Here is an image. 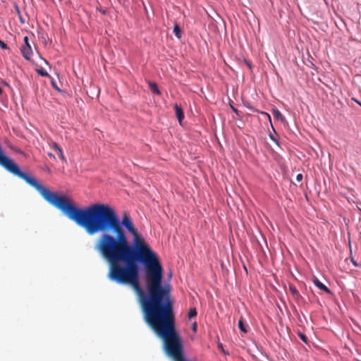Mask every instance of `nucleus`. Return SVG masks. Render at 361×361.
Here are the masks:
<instances>
[{
  "instance_id": "f257e3e1",
  "label": "nucleus",
  "mask_w": 361,
  "mask_h": 361,
  "mask_svg": "<svg viewBox=\"0 0 361 361\" xmlns=\"http://www.w3.org/2000/svg\"><path fill=\"white\" fill-rule=\"evenodd\" d=\"M11 173L33 187L47 202L83 228L89 235L102 232L94 249L108 263L142 264L147 265L148 269L153 272L157 267L162 266L157 255L134 226L128 213L125 212L120 221L116 211L106 204L96 203L79 208L73 200L51 192L34 177L22 171L18 166Z\"/></svg>"
},
{
  "instance_id": "f03ea898",
  "label": "nucleus",
  "mask_w": 361,
  "mask_h": 361,
  "mask_svg": "<svg viewBox=\"0 0 361 361\" xmlns=\"http://www.w3.org/2000/svg\"><path fill=\"white\" fill-rule=\"evenodd\" d=\"M108 278L117 283L131 285L139 297L144 319L160 338H179L174 326L171 286H162L163 267L152 271L145 267V293L139 282L137 264L108 263Z\"/></svg>"
},
{
  "instance_id": "7ed1b4c3",
  "label": "nucleus",
  "mask_w": 361,
  "mask_h": 361,
  "mask_svg": "<svg viewBox=\"0 0 361 361\" xmlns=\"http://www.w3.org/2000/svg\"><path fill=\"white\" fill-rule=\"evenodd\" d=\"M21 54L26 60H30L32 56V50L30 44H23L20 48Z\"/></svg>"
},
{
  "instance_id": "20e7f679",
  "label": "nucleus",
  "mask_w": 361,
  "mask_h": 361,
  "mask_svg": "<svg viewBox=\"0 0 361 361\" xmlns=\"http://www.w3.org/2000/svg\"><path fill=\"white\" fill-rule=\"evenodd\" d=\"M239 329L243 333H247L250 330L248 324L245 321L243 317H240L238 322Z\"/></svg>"
},
{
  "instance_id": "39448f33",
  "label": "nucleus",
  "mask_w": 361,
  "mask_h": 361,
  "mask_svg": "<svg viewBox=\"0 0 361 361\" xmlns=\"http://www.w3.org/2000/svg\"><path fill=\"white\" fill-rule=\"evenodd\" d=\"M312 281L314 284L320 290L325 291L327 293H331V290L324 284H323L317 277L313 276Z\"/></svg>"
},
{
  "instance_id": "423d86ee",
  "label": "nucleus",
  "mask_w": 361,
  "mask_h": 361,
  "mask_svg": "<svg viewBox=\"0 0 361 361\" xmlns=\"http://www.w3.org/2000/svg\"><path fill=\"white\" fill-rule=\"evenodd\" d=\"M174 109H175L176 115V117H177V118L178 120V122L181 125L182 121L184 119L183 111L182 108L179 105H178L177 104H176L174 105Z\"/></svg>"
},
{
  "instance_id": "0eeeda50",
  "label": "nucleus",
  "mask_w": 361,
  "mask_h": 361,
  "mask_svg": "<svg viewBox=\"0 0 361 361\" xmlns=\"http://www.w3.org/2000/svg\"><path fill=\"white\" fill-rule=\"evenodd\" d=\"M148 85H149V88L152 93L158 94V95L161 94V92L158 88V86L155 82H149Z\"/></svg>"
},
{
  "instance_id": "6e6552de",
  "label": "nucleus",
  "mask_w": 361,
  "mask_h": 361,
  "mask_svg": "<svg viewBox=\"0 0 361 361\" xmlns=\"http://www.w3.org/2000/svg\"><path fill=\"white\" fill-rule=\"evenodd\" d=\"M52 147L57 152L60 159L63 161H66V159L63 156V151L61 149V147L59 146V145L56 142H53L51 145Z\"/></svg>"
},
{
  "instance_id": "1a4fd4ad",
  "label": "nucleus",
  "mask_w": 361,
  "mask_h": 361,
  "mask_svg": "<svg viewBox=\"0 0 361 361\" xmlns=\"http://www.w3.org/2000/svg\"><path fill=\"white\" fill-rule=\"evenodd\" d=\"M272 114H273L274 117L276 119L281 121V122L285 121V118H284L283 116L281 114V113L277 109H274L272 111Z\"/></svg>"
},
{
  "instance_id": "9d476101",
  "label": "nucleus",
  "mask_w": 361,
  "mask_h": 361,
  "mask_svg": "<svg viewBox=\"0 0 361 361\" xmlns=\"http://www.w3.org/2000/svg\"><path fill=\"white\" fill-rule=\"evenodd\" d=\"M173 33L175 34L176 37L178 39L181 37V30L178 24H175L173 27Z\"/></svg>"
},
{
  "instance_id": "9b49d317",
  "label": "nucleus",
  "mask_w": 361,
  "mask_h": 361,
  "mask_svg": "<svg viewBox=\"0 0 361 361\" xmlns=\"http://www.w3.org/2000/svg\"><path fill=\"white\" fill-rule=\"evenodd\" d=\"M197 316V310H196V308L193 307V308H190V310H189V312L188 314V319H192L195 317Z\"/></svg>"
},
{
  "instance_id": "f8f14e48",
  "label": "nucleus",
  "mask_w": 361,
  "mask_h": 361,
  "mask_svg": "<svg viewBox=\"0 0 361 361\" xmlns=\"http://www.w3.org/2000/svg\"><path fill=\"white\" fill-rule=\"evenodd\" d=\"M217 345L218 348L221 351L222 353L226 355H229V353L224 349L223 344L221 343L218 342Z\"/></svg>"
},
{
  "instance_id": "ddd939ff",
  "label": "nucleus",
  "mask_w": 361,
  "mask_h": 361,
  "mask_svg": "<svg viewBox=\"0 0 361 361\" xmlns=\"http://www.w3.org/2000/svg\"><path fill=\"white\" fill-rule=\"evenodd\" d=\"M37 72L42 76H48L49 75L48 73L46 71L43 70V69L38 70Z\"/></svg>"
},
{
  "instance_id": "4468645a",
  "label": "nucleus",
  "mask_w": 361,
  "mask_h": 361,
  "mask_svg": "<svg viewBox=\"0 0 361 361\" xmlns=\"http://www.w3.org/2000/svg\"><path fill=\"white\" fill-rule=\"evenodd\" d=\"M0 47H1L3 49H8V47L6 43H4L3 41L0 39Z\"/></svg>"
},
{
  "instance_id": "2eb2a0df",
  "label": "nucleus",
  "mask_w": 361,
  "mask_h": 361,
  "mask_svg": "<svg viewBox=\"0 0 361 361\" xmlns=\"http://www.w3.org/2000/svg\"><path fill=\"white\" fill-rule=\"evenodd\" d=\"M290 290L294 295H299L298 291L296 290V288L295 287L290 286Z\"/></svg>"
},
{
  "instance_id": "dca6fc26",
  "label": "nucleus",
  "mask_w": 361,
  "mask_h": 361,
  "mask_svg": "<svg viewBox=\"0 0 361 361\" xmlns=\"http://www.w3.org/2000/svg\"><path fill=\"white\" fill-rule=\"evenodd\" d=\"M197 324L196 322H194L192 324V330L193 332H196L197 331Z\"/></svg>"
},
{
  "instance_id": "f3484780",
  "label": "nucleus",
  "mask_w": 361,
  "mask_h": 361,
  "mask_svg": "<svg viewBox=\"0 0 361 361\" xmlns=\"http://www.w3.org/2000/svg\"><path fill=\"white\" fill-rule=\"evenodd\" d=\"M302 179V175L301 173H299L296 176V180L297 181L300 182Z\"/></svg>"
},
{
  "instance_id": "a211bd4d",
  "label": "nucleus",
  "mask_w": 361,
  "mask_h": 361,
  "mask_svg": "<svg viewBox=\"0 0 361 361\" xmlns=\"http://www.w3.org/2000/svg\"><path fill=\"white\" fill-rule=\"evenodd\" d=\"M23 42H24V44H30V43H29V39H28V37L25 36V37L23 38Z\"/></svg>"
},
{
  "instance_id": "6ab92c4d",
  "label": "nucleus",
  "mask_w": 361,
  "mask_h": 361,
  "mask_svg": "<svg viewBox=\"0 0 361 361\" xmlns=\"http://www.w3.org/2000/svg\"><path fill=\"white\" fill-rule=\"evenodd\" d=\"M302 341H303L306 344H307V345H309V344H310V341H311L310 340H306V339H304V340H302Z\"/></svg>"
},
{
  "instance_id": "aec40b11",
  "label": "nucleus",
  "mask_w": 361,
  "mask_h": 361,
  "mask_svg": "<svg viewBox=\"0 0 361 361\" xmlns=\"http://www.w3.org/2000/svg\"><path fill=\"white\" fill-rule=\"evenodd\" d=\"M52 85H53V86H54V87L55 89H56L57 90H59V89L58 88V87H56V85H55V83H54V82H52Z\"/></svg>"
},
{
  "instance_id": "412c9836",
  "label": "nucleus",
  "mask_w": 361,
  "mask_h": 361,
  "mask_svg": "<svg viewBox=\"0 0 361 361\" xmlns=\"http://www.w3.org/2000/svg\"><path fill=\"white\" fill-rule=\"evenodd\" d=\"M300 338L305 339L306 337L303 334H300Z\"/></svg>"
},
{
  "instance_id": "4be33fe9",
  "label": "nucleus",
  "mask_w": 361,
  "mask_h": 361,
  "mask_svg": "<svg viewBox=\"0 0 361 361\" xmlns=\"http://www.w3.org/2000/svg\"><path fill=\"white\" fill-rule=\"evenodd\" d=\"M352 262L355 267H358V264L354 260H352Z\"/></svg>"
},
{
  "instance_id": "5701e85b",
  "label": "nucleus",
  "mask_w": 361,
  "mask_h": 361,
  "mask_svg": "<svg viewBox=\"0 0 361 361\" xmlns=\"http://www.w3.org/2000/svg\"><path fill=\"white\" fill-rule=\"evenodd\" d=\"M48 155H49V157H51L54 158V156L52 154H51V153H49V154H48Z\"/></svg>"
},
{
  "instance_id": "b1692460",
  "label": "nucleus",
  "mask_w": 361,
  "mask_h": 361,
  "mask_svg": "<svg viewBox=\"0 0 361 361\" xmlns=\"http://www.w3.org/2000/svg\"><path fill=\"white\" fill-rule=\"evenodd\" d=\"M2 92H3V90L1 87H0V95L2 94Z\"/></svg>"
},
{
  "instance_id": "393cba45",
  "label": "nucleus",
  "mask_w": 361,
  "mask_h": 361,
  "mask_svg": "<svg viewBox=\"0 0 361 361\" xmlns=\"http://www.w3.org/2000/svg\"><path fill=\"white\" fill-rule=\"evenodd\" d=\"M233 109L234 111H235V112L237 111V110L233 108Z\"/></svg>"
},
{
  "instance_id": "a878e982",
  "label": "nucleus",
  "mask_w": 361,
  "mask_h": 361,
  "mask_svg": "<svg viewBox=\"0 0 361 361\" xmlns=\"http://www.w3.org/2000/svg\"><path fill=\"white\" fill-rule=\"evenodd\" d=\"M358 104L361 106V103L358 102Z\"/></svg>"
}]
</instances>
